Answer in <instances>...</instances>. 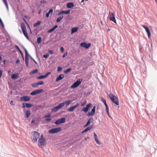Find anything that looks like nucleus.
<instances>
[{"label":"nucleus","instance_id":"nucleus-1","mask_svg":"<svg viewBox=\"0 0 157 157\" xmlns=\"http://www.w3.org/2000/svg\"><path fill=\"white\" fill-rule=\"evenodd\" d=\"M40 134L37 131H34L32 132L31 134V139H32V141L33 143L36 142L38 138H39Z\"/></svg>","mask_w":157,"mask_h":157},{"label":"nucleus","instance_id":"nucleus-2","mask_svg":"<svg viewBox=\"0 0 157 157\" xmlns=\"http://www.w3.org/2000/svg\"><path fill=\"white\" fill-rule=\"evenodd\" d=\"M46 143L45 139L43 135H41L38 140L39 146L40 147L43 148L45 146Z\"/></svg>","mask_w":157,"mask_h":157},{"label":"nucleus","instance_id":"nucleus-3","mask_svg":"<svg viewBox=\"0 0 157 157\" xmlns=\"http://www.w3.org/2000/svg\"><path fill=\"white\" fill-rule=\"evenodd\" d=\"M108 96L110 100L117 105H119V100L118 98L112 94H109Z\"/></svg>","mask_w":157,"mask_h":157},{"label":"nucleus","instance_id":"nucleus-4","mask_svg":"<svg viewBox=\"0 0 157 157\" xmlns=\"http://www.w3.org/2000/svg\"><path fill=\"white\" fill-rule=\"evenodd\" d=\"M82 81V79L80 78L78 79L70 87L71 88H75L79 86Z\"/></svg>","mask_w":157,"mask_h":157},{"label":"nucleus","instance_id":"nucleus-5","mask_svg":"<svg viewBox=\"0 0 157 157\" xmlns=\"http://www.w3.org/2000/svg\"><path fill=\"white\" fill-rule=\"evenodd\" d=\"M21 27L24 35L26 38L28 40H29V38L27 32L26 27L24 24H22L21 25Z\"/></svg>","mask_w":157,"mask_h":157},{"label":"nucleus","instance_id":"nucleus-6","mask_svg":"<svg viewBox=\"0 0 157 157\" xmlns=\"http://www.w3.org/2000/svg\"><path fill=\"white\" fill-rule=\"evenodd\" d=\"M61 130V128L60 127L53 128L50 130L48 132L50 133H56Z\"/></svg>","mask_w":157,"mask_h":157},{"label":"nucleus","instance_id":"nucleus-7","mask_svg":"<svg viewBox=\"0 0 157 157\" xmlns=\"http://www.w3.org/2000/svg\"><path fill=\"white\" fill-rule=\"evenodd\" d=\"M64 105V103H62L59 104L58 106L54 107L52 109V111L54 112H56L59 109L63 107Z\"/></svg>","mask_w":157,"mask_h":157},{"label":"nucleus","instance_id":"nucleus-8","mask_svg":"<svg viewBox=\"0 0 157 157\" xmlns=\"http://www.w3.org/2000/svg\"><path fill=\"white\" fill-rule=\"evenodd\" d=\"M109 16L110 20L114 23H117L115 14L112 12H109Z\"/></svg>","mask_w":157,"mask_h":157},{"label":"nucleus","instance_id":"nucleus-9","mask_svg":"<svg viewBox=\"0 0 157 157\" xmlns=\"http://www.w3.org/2000/svg\"><path fill=\"white\" fill-rule=\"evenodd\" d=\"M66 118H62L56 121L54 123L55 124L58 125L62 123H64L65 122Z\"/></svg>","mask_w":157,"mask_h":157},{"label":"nucleus","instance_id":"nucleus-10","mask_svg":"<svg viewBox=\"0 0 157 157\" xmlns=\"http://www.w3.org/2000/svg\"><path fill=\"white\" fill-rule=\"evenodd\" d=\"M43 92V90L42 89L37 90L31 92L30 94L32 95H35Z\"/></svg>","mask_w":157,"mask_h":157},{"label":"nucleus","instance_id":"nucleus-11","mask_svg":"<svg viewBox=\"0 0 157 157\" xmlns=\"http://www.w3.org/2000/svg\"><path fill=\"white\" fill-rule=\"evenodd\" d=\"M80 45L81 47L87 49L90 46L91 44L89 43L86 44L85 42H82L81 43Z\"/></svg>","mask_w":157,"mask_h":157},{"label":"nucleus","instance_id":"nucleus-12","mask_svg":"<svg viewBox=\"0 0 157 157\" xmlns=\"http://www.w3.org/2000/svg\"><path fill=\"white\" fill-rule=\"evenodd\" d=\"M92 104L91 103H89L88 104L86 107L83 108L82 110V111H83L84 112H87L89 109V108L92 106Z\"/></svg>","mask_w":157,"mask_h":157},{"label":"nucleus","instance_id":"nucleus-13","mask_svg":"<svg viewBox=\"0 0 157 157\" xmlns=\"http://www.w3.org/2000/svg\"><path fill=\"white\" fill-rule=\"evenodd\" d=\"M21 100L23 101H27L30 100V98L28 96H24L21 98Z\"/></svg>","mask_w":157,"mask_h":157},{"label":"nucleus","instance_id":"nucleus-14","mask_svg":"<svg viewBox=\"0 0 157 157\" xmlns=\"http://www.w3.org/2000/svg\"><path fill=\"white\" fill-rule=\"evenodd\" d=\"M96 106H93V109H92L91 112L88 113L87 114L88 116H93L95 111Z\"/></svg>","mask_w":157,"mask_h":157},{"label":"nucleus","instance_id":"nucleus-15","mask_svg":"<svg viewBox=\"0 0 157 157\" xmlns=\"http://www.w3.org/2000/svg\"><path fill=\"white\" fill-rule=\"evenodd\" d=\"M142 26L145 29V30L147 34L148 37L149 38L151 36V34L149 29L144 25H142Z\"/></svg>","mask_w":157,"mask_h":157},{"label":"nucleus","instance_id":"nucleus-16","mask_svg":"<svg viewBox=\"0 0 157 157\" xmlns=\"http://www.w3.org/2000/svg\"><path fill=\"white\" fill-rule=\"evenodd\" d=\"M51 74V72H48L47 73L46 75H41L37 77V78L38 79H42L46 78L48 75Z\"/></svg>","mask_w":157,"mask_h":157},{"label":"nucleus","instance_id":"nucleus-17","mask_svg":"<svg viewBox=\"0 0 157 157\" xmlns=\"http://www.w3.org/2000/svg\"><path fill=\"white\" fill-rule=\"evenodd\" d=\"M64 77L63 74H60L56 78V82L59 81V80L63 79Z\"/></svg>","mask_w":157,"mask_h":157},{"label":"nucleus","instance_id":"nucleus-18","mask_svg":"<svg viewBox=\"0 0 157 157\" xmlns=\"http://www.w3.org/2000/svg\"><path fill=\"white\" fill-rule=\"evenodd\" d=\"M22 105H23L22 107L23 108H25V107L27 108H29L32 106V104L27 103H23Z\"/></svg>","mask_w":157,"mask_h":157},{"label":"nucleus","instance_id":"nucleus-19","mask_svg":"<svg viewBox=\"0 0 157 157\" xmlns=\"http://www.w3.org/2000/svg\"><path fill=\"white\" fill-rule=\"evenodd\" d=\"M78 105L79 104H78L76 105L71 107L70 108L67 109V110L70 112L73 111L75 108H76L78 106Z\"/></svg>","mask_w":157,"mask_h":157},{"label":"nucleus","instance_id":"nucleus-20","mask_svg":"<svg viewBox=\"0 0 157 157\" xmlns=\"http://www.w3.org/2000/svg\"><path fill=\"white\" fill-rule=\"evenodd\" d=\"M70 10H68L67 11L63 10V11H61L59 12L58 13V15H60L63 14V13H65L66 14H67L70 13Z\"/></svg>","mask_w":157,"mask_h":157},{"label":"nucleus","instance_id":"nucleus-21","mask_svg":"<svg viewBox=\"0 0 157 157\" xmlns=\"http://www.w3.org/2000/svg\"><path fill=\"white\" fill-rule=\"evenodd\" d=\"M19 77V74L18 73L14 74L12 75L11 78L12 79H17Z\"/></svg>","mask_w":157,"mask_h":157},{"label":"nucleus","instance_id":"nucleus-22","mask_svg":"<svg viewBox=\"0 0 157 157\" xmlns=\"http://www.w3.org/2000/svg\"><path fill=\"white\" fill-rule=\"evenodd\" d=\"M74 5L73 2H69L67 4V6L68 8H71L74 6Z\"/></svg>","mask_w":157,"mask_h":157},{"label":"nucleus","instance_id":"nucleus-23","mask_svg":"<svg viewBox=\"0 0 157 157\" xmlns=\"http://www.w3.org/2000/svg\"><path fill=\"white\" fill-rule=\"evenodd\" d=\"M53 12V10L52 9H51L48 12L46 13V16L48 18L50 14H52Z\"/></svg>","mask_w":157,"mask_h":157},{"label":"nucleus","instance_id":"nucleus-24","mask_svg":"<svg viewBox=\"0 0 157 157\" xmlns=\"http://www.w3.org/2000/svg\"><path fill=\"white\" fill-rule=\"evenodd\" d=\"M58 26L57 25H55L53 27L50 29L48 31V33H51L55 30V29L58 28Z\"/></svg>","mask_w":157,"mask_h":157},{"label":"nucleus","instance_id":"nucleus-25","mask_svg":"<svg viewBox=\"0 0 157 157\" xmlns=\"http://www.w3.org/2000/svg\"><path fill=\"white\" fill-rule=\"evenodd\" d=\"M92 126H91L88 127H87L86 128L85 130H83L82 132V133H85L87 131H88L89 130H90V129L92 128Z\"/></svg>","mask_w":157,"mask_h":157},{"label":"nucleus","instance_id":"nucleus-26","mask_svg":"<svg viewBox=\"0 0 157 157\" xmlns=\"http://www.w3.org/2000/svg\"><path fill=\"white\" fill-rule=\"evenodd\" d=\"M25 64L26 65V66L27 67H29V59L28 57H25Z\"/></svg>","mask_w":157,"mask_h":157},{"label":"nucleus","instance_id":"nucleus-27","mask_svg":"<svg viewBox=\"0 0 157 157\" xmlns=\"http://www.w3.org/2000/svg\"><path fill=\"white\" fill-rule=\"evenodd\" d=\"M78 30V28L75 27L72 29L71 30V33L73 34L74 33L76 32Z\"/></svg>","mask_w":157,"mask_h":157},{"label":"nucleus","instance_id":"nucleus-28","mask_svg":"<svg viewBox=\"0 0 157 157\" xmlns=\"http://www.w3.org/2000/svg\"><path fill=\"white\" fill-rule=\"evenodd\" d=\"M31 114L30 111L29 110L26 111L25 112V116L28 118Z\"/></svg>","mask_w":157,"mask_h":157},{"label":"nucleus","instance_id":"nucleus-29","mask_svg":"<svg viewBox=\"0 0 157 157\" xmlns=\"http://www.w3.org/2000/svg\"><path fill=\"white\" fill-rule=\"evenodd\" d=\"M38 71L37 69L34 70L30 73V75H32L33 74H36L38 72Z\"/></svg>","mask_w":157,"mask_h":157},{"label":"nucleus","instance_id":"nucleus-30","mask_svg":"<svg viewBox=\"0 0 157 157\" xmlns=\"http://www.w3.org/2000/svg\"><path fill=\"white\" fill-rule=\"evenodd\" d=\"M71 101L69 100L66 101L65 102H64L63 103H64V105H66L67 106H68L71 103Z\"/></svg>","mask_w":157,"mask_h":157},{"label":"nucleus","instance_id":"nucleus-31","mask_svg":"<svg viewBox=\"0 0 157 157\" xmlns=\"http://www.w3.org/2000/svg\"><path fill=\"white\" fill-rule=\"evenodd\" d=\"M71 68H68L66 70L64 71L63 72L65 74H67V73L70 72L71 71Z\"/></svg>","mask_w":157,"mask_h":157},{"label":"nucleus","instance_id":"nucleus-32","mask_svg":"<svg viewBox=\"0 0 157 157\" xmlns=\"http://www.w3.org/2000/svg\"><path fill=\"white\" fill-rule=\"evenodd\" d=\"M63 16H61L59 17L58 18L56 19V22H59L61 21L63 18Z\"/></svg>","mask_w":157,"mask_h":157},{"label":"nucleus","instance_id":"nucleus-33","mask_svg":"<svg viewBox=\"0 0 157 157\" xmlns=\"http://www.w3.org/2000/svg\"><path fill=\"white\" fill-rule=\"evenodd\" d=\"M3 2L5 4V5L7 9H8V3L7 1V0H2Z\"/></svg>","mask_w":157,"mask_h":157},{"label":"nucleus","instance_id":"nucleus-34","mask_svg":"<svg viewBox=\"0 0 157 157\" xmlns=\"http://www.w3.org/2000/svg\"><path fill=\"white\" fill-rule=\"evenodd\" d=\"M94 120L93 118H91L88 121V122H87V124H88L89 125L90 124L91 122L92 123L93 121Z\"/></svg>","mask_w":157,"mask_h":157},{"label":"nucleus","instance_id":"nucleus-35","mask_svg":"<svg viewBox=\"0 0 157 157\" xmlns=\"http://www.w3.org/2000/svg\"><path fill=\"white\" fill-rule=\"evenodd\" d=\"M41 42V37H39L37 38V42L38 44H40Z\"/></svg>","mask_w":157,"mask_h":157},{"label":"nucleus","instance_id":"nucleus-36","mask_svg":"<svg viewBox=\"0 0 157 157\" xmlns=\"http://www.w3.org/2000/svg\"><path fill=\"white\" fill-rule=\"evenodd\" d=\"M41 22L40 21H38L36 23H35L33 25V26L34 27H36L37 26L40 25V24H41Z\"/></svg>","mask_w":157,"mask_h":157},{"label":"nucleus","instance_id":"nucleus-37","mask_svg":"<svg viewBox=\"0 0 157 157\" xmlns=\"http://www.w3.org/2000/svg\"><path fill=\"white\" fill-rule=\"evenodd\" d=\"M94 139H95V140L96 142L98 144H99V145L101 144V143L99 141L98 139V137H96V138H94Z\"/></svg>","mask_w":157,"mask_h":157},{"label":"nucleus","instance_id":"nucleus-38","mask_svg":"<svg viewBox=\"0 0 157 157\" xmlns=\"http://www.w3.org/2000/svg\"><path fill=\"white\" fill-rule=\"evenodd\" d=\"M32 86L33 87L36 88L38 86V84L37 82H36L34 84H33L32 85Z\"/></svg>","mask_w":157,"mask_h":157},{"label":"nucleus","instance_id":"nucleus-39","mask_svg":"<svg viewBox=\"0 0 157 157\" xmlns=\"http://www.w3.org/2000/svg\"><path fill=\"white\" fill-rule=\"evenodd\" d=\"M15 47L19 51V52L21 54H22V52L21 51V50H20V49L19 48V47L15 45Z\"/></svg>","mask_w":157,"mask_h":157},{"label":"nucleus","instance_id":"nucleus-40","mask_svg":"<svg viewBox=\"0 0 157 157\" xmlns=\"http://www.w3.org/2000/svg\"><path fill=\"white\" fill-rule=\"evenodd\" d=\"M38 86L39 85H42L44 84V82L43 81H40L37 82Z\"/></svg>","mask_w":157,"mask_h":157},{"label":"nucleus","instance_id":"nucleus-41","mask_svg":"<svg viewBox=\"0 0 157 157\" xmlns=\"http://www.w3.org/2000/svg\"><path fill=\"white\" fill-rule=\"evenodd\" d=\"M101 100L104 104L106 102V100L103 98H101Z\"/></svg>","mask_w":157,"mask_h":157},{"label":"nucleus","instance_id":"nucleus-42","mask_svg":"<svg viewBox=\"0 0 157 157\" xmlns=\"http://www.w3.org/2000/svg\"><path fill=\"white\" fill-rule=\"evenodd\" d=\"M49 56V54H44L43 55V57L45 58H47Z\"/></svg>","mask_w":157,"mask_h":157},{"label":"nucleus","instance_id":"nucleus-43","mask_svg":"<svg viewBox=\"0 0 157 157\" xmlns=\"http://www.w3.org/2000/svg\"><path fill=\"white\" fill-rule=\"evenodd\" d=\"M87 103V101H85L84 102H82L81 103V106H83L84 105H85V104H86Z\"/></svg>","mask_w":157,"mask_h":157},{"label":"nucleus","instance_id":"nucleus-44","mask_svg":"<svg viewBox=\"0 0 157 157\" xmlns=\"http://www.w3.org/2000/svg\"><path fill=\"white\" fill-rule=\"evenodd\" d=\"M25 57H28V56L29 55V54L28 52L27 51L26 49H25Z\"/></svg>","mask_w":157,"mask_h":157},{"label":"nucleus","instance_id":"nucleus-45","mask_svg":"<svg viewBox=\"0 0 157 157\" xmlns=\"http://www.w3.org/2000/svg\"><path fill=\"white\" fill-rule=\"evenodd\" d=\"M62 68L60 67H58V69H57V71L58 72H59L60 71H61L62 70Z\"/></svg>","mask_w":157,"mask_h":157},{"label":"nucleus","instance_id":"nucleus-46","mask_svg":"<svg viewBox=\"0 0 157 157\" xmlns=\"http://www.w3.org/2000/svg\"><path fill=\"white\" fill-rule=\"evenodd\" d=\"M51 117V114H48L45 115V116L44 117H45V118L47 117Z\"/></svg>","mask_w":157,"mask_h":157},{"label":"nucleus","instance_id":"nucleus-47","mask_svg":"<svg viewBox=\"0 0 157 157\" xmlns=\"http://www.w3.org/2000/svg\"><path fill=\"white\" fill-rule=\"evenodd\" d=\"M106 112H107L108 115V116L109 117H110V116L109 112V109L106 110Z\"/></svg>","mask_w":157,"mask_h":157},{"label":"nucleus","instance_id":"nucleus-48","mask_svg":"<svg viewBox=\"0 0 157 157\" xmlns=\"http://www.w3.org/2000/svg\"><path fill=\"white\" fill-rule=\"evenodd\" d=\"M105 106V107H106V110H107V109H109V107H108V106L107 105V104L106 103V102L104 104Z\"/></svg>","mask_w":157,"mask_h":157},{"label":"nucleus","instance_id":"nucleus-49","mask_svg":"<svg viewBox=\"0 0 157 157\" xmlns=\"http://www.w3.org/2000/svg\"><path fill=\"white\" fill-rule=\"evenodd\" d=\"M67 52H66L64 54L63 56V58H64L65 57H66V56H67Z\"/></svg>","mask_w":157,"mask_h":157},{"label":"nucleus","instance_id":"nucleus-50","mask_svg":"<svg viewBox=\"0 0 157 157\" xmlns=\"http://www.w3.org/2000/svg\"><path fill=\"white\" fill-rule=\"evenodd\" d=\"M60 50L62 52H64V49L63 47H62L60 48Z\"/></svg>","mask_w":157,"mask_h":157},{"label":"nucleus","instance_id":"nucleus-51","mask_svg":"<svg viewBox=\"0 0 157 157\" xmlns=\"http://www.w3.org/2000/svg\"><path fill=\"white\" fill-rule=\"evenodd\" d=\"M48 52L51 54H53L54 53L52 50H49Z\"/></svg>","mask_w":157,"mask_h":157},{"label":"nucleus","instance_id":"nucleus-52","mask_svg":"<svg viewBox=\"0 0 157 157\" xmlns=\"http://www.w3.org/2000/svg\"><path fill=\"white\" fill-rule=\"evenodd\" d=\"M51 118H47L45 119V121H49L51 120Z\"/></svg>","mask_w":157,"mask_h":157},{"label":"nucleus","instance_id":"nucleus-53","mask_svg":"<svg viewBox=\"0 0 157 157\" xmlns=\"http://www.w3.org/2000/svg\"><path fill=\"white\" fill-rule=\"evenodd\" d=\"M0 23L2 26L3 25V22L1 20L0 18Z\"/></svg>","mask_w":157,"mask_h":157},{"label":"nucleus","instance_id":"nucleus-54","mask_svg":"<svg viewBox=\"0 0 157 157\" xmlns=\"http://www.w3.org/2000/svg\"><path fill=\"white\" fill-rule=\"evenodd\" d=\"M2 75V71L0 70V78H1Z\"/></svg>","mask_w":157,"mask_h":157},{"label":"nucleus","instance_id":"nucleus-55","mask_svg":"<svg viewBox=\"0 0 157 157\" xmlns=\"http://www.w3.org/2000/svg\"><path fill=\"white\" fill-rule=\"evenodd\" d=\"M94 138L97 137V136L95 132H94Z\"/></svg>","mask_w":157,"mask_h":157},{"label":"nucleus","instance_id":"nucleus-56","mask_svg":"<svg viewBox=\"0 0 157 157\" xmlns=\"http://www.w3.org/2000/svg\"><path fill=\"white\" fill-rule=\"evenodd\" d=\"M10 104L11 105H13V101L11 100L10 102Z\"/></svg>","mask_w":157,"mask_h":157},{"label":"nucleus","instance_id":"nucleus-57","mask_svg":"<svg viewBox=\"0 0 157 157\" xmlns=\"http://www.w3.org/2000/svg\"><path fill=\"white\" fill-rule=\"evenodd\" d=\"M19 62H20V60L18 59H17L16 62V63H17Z\"/></svg>","mask_w":157,"mask_h":157},{"label":"nucleus","instance_id":"nucleus-58","mask_svg":"<svg viewBox=\"0 0 157 157\" xmlns=\"http://www.w3.org/2000/svg\"><path fill=\"white\" fill-rule=\"evenodd\" d=\"M35 122V120L34 119H33L31 121V123H33Z\"/></svg>","mask_w":157,"mask_h":157},{"label":"nucleus","instance_id":"nucleus-59","mask_svg":"<svg viewBox=\"0 0 157 157\" xmlns=\"http://www.w3.org/2000/svg\"><path fill=\"white\" fill-rule=\"evenodd\" d=\"M88 125H89L88 124H87V123H86V124L84 126V127H86Z\"/></svg>","mask_w":157,"mask_h":157},{"label":"nucleus","instance_id":"nucleus-60","mask_svg":"<svg viewBox=\"0 0 157 157\" xmlns=\"http://www.w3.org/2000/svg\"><path fill=\"white\" fill-rule=\"evenodd\" d=\"M23 20H24V21H25V22L26 23H27V21H26V20H25V19L24 18H23Z\"/></svg>","mask_w":157,"mask_h":157},{"label":"nucleus","instance_id":"nucleus-61","mask_svg":"<svg viewBox=\"0 0 157 157\" xmlns=\"http://www.w3.org/2000/svg\"><path fill=\"white\" fill-rule=\"evenodd\" d=\"M6 60H4L3 61V63H4V65H5L6 64Z\"/></svg>","mask_w":157,"mask_h":157},{"label":"nucleus","instance_id":"nucleus-62","mask_svg":"<svg viewBox=\"0 0 157 157\" xmlns=\"http://www.w3.org/2000/svg\"><path fill=\"white\" fill-rule=\"evenodd\" d=\"M89 138V137H85V138L84 139H85V140H86L87 139H88V138Z\"/></svg>","mask_w":157,"mask_h":157},{"label":"nucleus","instance_id":"nucleus-63","mask_svg":"<svg viewBox=\"0 0 157 157\" xmlns=\"http://www.w3.org/2000/svg\"><path fill=\"white\" fill-rule=\"evenodd\" d=\"M41 12V10H40V11L38 12V13L39 14H40V13Z\"/></svg>","mask_w":157,"mask_h":157},{"label":"nucleus","instance_id":"nucleus-64","mask_svg":"<svg viewBox=\"0 0 157 157\" xmlns=\"http://www.w3.org/2000/svg\"><path fill=\"white\" fill-rule=\"evenodd\" d=\"M2 59V57L0 56V60H1Z\"/></svg>","mask_w":157,"mask_h":157}]
</instances>
